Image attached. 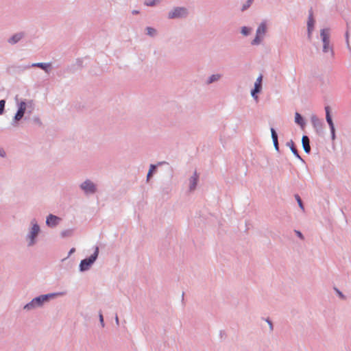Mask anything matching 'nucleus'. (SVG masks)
<instances>
[{
  "label": "nucleus",
  "mask_w": 351,
  "mask_h": 351,
  "mask_svg": "<svg viewBox=\"0 0 351 351\" xmlns=\"http://www.w3.org/2000/svg\"><path fill=\"white\" fill-rule=\"evenodd\" d=\"M263 75L261 74L256 79L255 83H254V88H257V89H260L262 90V88H263Z\"/></svg>",
  "instance_id": "5701e85b"
},
{
  "label": "nucleus",
  "mask_w": 351,
  "mask_h": 351,
  "mask_svg": "<svg viewBox=\"0 0 351 351\" xmlns=\"http://www.w3.org/2000/svg\"><path fill=\"white\" fill-rule=\"evenodd\" d=\"M26 104H27V107H28V108H32L33 107L34 102H33L32 100H28L27 101H26Z\"/></svg>",
  "instance_id": "a19ab883"
},
{
  "label": "nucleus",
  "mask_w": 351,
  "mask_h": 351,
  "mask_svg": "<svg viewBox=\"0 0 351 351\" xmlns=\"http://www.w3.org/2000/svg\"><path fill=\"white\" fill-rule=\"evenodd\" d=\"M270 130H271V138H272L274 148L277 152H279L280 148H279L278 134L274 128H271Z\"/></svg>",
  "instance_id": "a211bd4d"
},
{
  "label": "nucleus",
  "mask_w": 351,
  "mask_h": 351,
  "mask_svg": "<svg viewBox=\"0 0 351 351\" xmlns=\"http://www.w3.org/2000/svg\"><path fill=\"white\" fill-rule=\"evenodd\" d=\"M155 1L156 2V0H155Z\"/></svg>",
  "instance_id": "8fccbe9b"
},
{
  "label": "nucleus",
  "mask_w": 351,
  "mask_h": 351,
  "mask_svg": "<svg viewBox=\"0 0 351 351\" xmlns=\"http://www.w3.org/2000/svg\"><path fill=\"white\" fill-rule=\"evenodd\" d=\"M33 121H34V122L35 123H36V124H38V125H42V122H41V121H40V118H39V117H34Z\"/></svg>",
  "instance_id": "e433bc0d"
},
{
  "label": "nucleus",
  "mask_w": 351,
  "mask_h": 351,
  "mask_svg": "<svg viewBox=\"0 0 351 351\" xmlns=\"http://www.w3.org/2000/svg\"><path fill=\"white\" fill-rule=\"evenodd\" d=\"M333 289L335 291V293H337V295L339 297L340 299L343 300L346 299V295L338 288H337L336 287H334Z\"/></svg>",
  "instance_id": "7c9ffc66"
},
{
  "label": "nucleus",
  "mask_w": 351,
  "mask_h": 351,
  "mask_svg": "<svg viewBox=\"0 0 351 351\" xmlns=\"http://www.w3.org/2000/svg\"><path fill=\"white\" fill-rule=\"evenodd\" d=\"M219 337L221 339H223L226 337V334L224 330L219 331Z\"/></svg>",
  "instance_id": "ea45409f"
},
{
  "label": "nucleus",
  "mask_w": 351,
  "mask_h": 351,
  "mask_svg": "<svg viewBox=\"0 0 351 351\" xmlns=\"http://www.w3.org/2000/svg\"><path fill=\"white\" fill-rule=\"evenodd\" d=\"M265 322L268 324L270 331L272 332L274 330V325L271 320L269 317H267L265 319Z\"/></svg>",
  "instance_id": "c9c22d12"
},
{
  "label": "nucleus",
  "mask_w": 351,
  "mask_h": 351,
  "mask_svg": "<svg viewBox=\"0 0 351 351\" xmlns=\"http://www.w3.org/2000/svg\"><path fill=\"white\" fill-rule=\"evenodd\" d=\"M0 157H1V158L6 157V152L2 147H0Z\"/></svg>",
  "instance_id": "4c0bfd02"
},
{
  "label": "nucleus",
  "mask_w": 351,
  "mask_h": 351,
  "mask_svg": "<svg viewBox=\"0 0 351 351\" xmlns=\"http://www.w3.org/2000/svg\"><path fill=\"white\" fill-rule=\"evenodd\" d=\"M199 180V175L197 174V171H195L193 173V175L189 178V191H193L197 185Z\"/></svg>",
  "instance_id": "2eb2a0df"
},
{
  "label": "nucleus",
  "mask_w": 351,
  "mask_h": 351,
  "mask_svg": "<svg viewBox=\"0 0 351 351\" xmlns=\"http://www.w3.org/2000/svg\"><path fill=\"white\" fill-rule=\"evenodd\" d=\"M330 134H331V139L332 141H335V138H336V134H335V131H331L330 132Z\"/></svg>",
  "instance_id": "37998d69"
},
{
  "label": "nucleus",
  "mask_w": 351,
  "mask_h": 351,
  "mask_svg": "<svg viewBox=\"0 0 351 351\" xmlns=\"http://www.w3.org/2000/svg\"><path fill=\"white\" fill-rule=\"evenodd\" d=\"M287 146L289 147L291 152L299 160H300L302 162H304V160L301 158L300 155L299 154V152L297 149V147L294 143V142L291 140L287 143Z\"/></svg>",
  "instance_id": "dca6fc26"
},
{
  "label": "nucleus",
  "mask_w": 351,
  "mask_h": 351,
  "mask_svg": "<svg viewBox=\"0 0 351 351\" xmlns=\"http://www.w3.org/2000/svg\"><path fill=\"white\" fill-rule=\"evenodd\" d=\"M18 95H16L15 97V99L17 102V105H18V109H17V111L16 112V114H14L13 119H12V121L11 122V125L14 127H16L18 125V122L21 120L23 119V117H24V114L26 112V108H27V104H26V101L23 100V101H21V102H18Z\"/></svg>",
  "instance_id": "20e7f679"
},
{
  "label": "nucleus",
  "mask_w": 351,
  "mask_h": 351,
  "mask_svg": "<svg viewBox=\"0 0 351 351\" xmlns=\"http://www.w3.org/2000/svg\"><path fill=\"white\" fill-rule=\"evenodd\" d=\"M267 32V22L266 21H263L256 29V34H258L261 36H263Z\"/></svg>",
  "instance_id": "6ab92c4d"
},
{
  "label": "nucleus",
  "mask_w": 351,
  "mask_h": 351,
  "mask_svg": "<svg viewBox=\"0 0 351 351\" xmlns=\"http://www.w3.org/2000/svg\"><path fill=\"white\" fill-rule=\"evenodd\" d=\"M184 293H182V301L184 300Z\"/></svg>",
  "instance_id": "09e8293b"
},
{
  "label": "nucleus",
  "mask_w": 351,
  "mask_h": 351,
  "mask_svg": "<svg viewBox=\"0 0 351 351\" xmlns=\"http://www.w3.org/2000/svg\"><path fill=\"white\" fill-rule=\"evenodd\" d=\"M320 36L323 42V52L327 53L330 50V36L328 29H322L320 32Z\"/></svg>",
  "instance_id": "1a4fd4ad"
},
{
  "label": "nucleus",
  "mask_w": 351,
  "mask_h": 351,
  "mask_svg": "<svg viewBox=\"0 0 351 351\" xmlns=\"http://www.w3.org/2000/svg\"><path fill=\"white\" fill-rule=\"evenodd\" d=\"M144 4L147 6L154 7L156 5V2L155 0H146Z\"/></svg>",
  "instance_id": "72a5a7b5"
},
{
  "label": "nucleus",
  "mask_w": 351,
  "mask_h": 351,
  "mask_svg": "<svg viewBox=\"0 0 351 351\" xmlns=\"http://www.w3.org/2000/svg\"><path fill=\"white\" fill-rule=\"evenodd\" d=\"M315 22V21L313 18V11L312 9H311L309 10V14L307 21V37L309 40H311L312 38V33L314 29Z\"/></svg>",
  "instance_id": "9b49d317"
},
{
  "label": "nucleus",
  "mask_w": 351,
  "mask_h": 351,
  "mask_svg": "<svg viewBox=\"0 0 351 351\" xmlns=\"http://www.w3.org/2000/svg\"><path fill=\"white\" fill-rule=\"evenodd\" d=\"M83 66V60L82 58H77L75 63L66 67L65 72L73 74L82 69Z\"/></svg>",
  "instance_id": "9d476101"
},
{
  "label": "nucleus",
  "mask_w": 351,
  "mask_h": 351,
  "mask_svg": "<svg viewBox=\"0 0 351 351\" xmlns=\"http://www.w3.org/2000/svg\"><path fill=\"white\" fill-rule=\"evenodd\" d=\"M328 125H329L330 132L331 131H335V125H334L333 122L328 123Z\"/></svg>",
  "instance_id": "79ce46f5"
},
{
  "label": "nucleus",
  "mask_w": 351,
  "mask_h": 351,
  "mask_svg": "<svg viewBox=\"0 0 351 351\" xmlns=\"http://www.w3.org/2000/svg\"><path fill=\"white\" fill-rule=\"evenodd\" d=\"M295 232L296 235H297L300 239H302V240L304 239V235L302 234V233L300 231H299V230H295Z\"/></svg>",
  "instance_id": "58836bf2"
},
{
  "label": "nucleus",
  "mask_w": 351,
  "mask_h": 351,
  "mask_svg": "<svg viewBox=\"0 0 351 351\" xmlns=\"http://www.w3.org/2000/svg\"><path fill=\"white\" fill-rule=\"evenodd\" d=\"M345 37H346L347 48L349 49L350 52L351 53V47H350V42H349V31H348V29H347V31L346 32Z\"/></svg>",
  "instance_id": "2f4dec72"
},
{
  "label": "nucleus",
  "mask_w": 351,
  "mask_h": 351,
  "mask_svg": "<svg viewBox=\"0 0 351 351\" xmlns=\"http://www.w3.org/2000/svg\"><path fill=\"white\" fill-rule=\"evenodd\" d=\"M25 32H19L10 36L7 41L10 45H14L19 43L25 36Z\"/></svg>",
  "instance_id": "f8f14e48"
},
{
  "label": "nucleus",
  "mask_w": 351,
  "mask_h": 351,
  "mask_svg": "<svg viewBox=\"0 0 351 351\" xmlns=\"http://www.w3.org/2000/svg\"><path fill=\"white\" fill-rule=\"evenodd\" d=\"M261 91V90L255 88L251 90V95L256 101L258 100V94H259Z\"/></svg>",
  "instance_id": "bb28decb"
},
{
  "label": "nucleus",
  "mask_w": 351,
  "mask_h": 351,
  "mask_svg": "<svg viewBox=\"0 0 351 351\" xmlns=\"http://www.w3.org/2000/svg\"><path fill=\"white\" fill-rule=\"evenodd\" d=\"M295 122L299 125L302 129L306 125L304 118L299 113L295 112Z\"/></svg>",
  "instance_id": "aec40b11"
},
{
  "label": "nucleus",
  "mask_w": 351,
  "mask_h": 351,
  "mask_svg": "<svg viewBox=\"0 0 351 351\" xmlns=\"http://www.w3.org/2000/svg\"><path fill=\"white\" fill-rule=\"evenodd\" d=\"M31 224L32 227L26 235V240L27 241L28 247H32L36 243V239L40 232V226L35 219L32 220Z\"/></svg>",
  "instance_id": "7ed1b4c3"
},
{
  "label": "nucleus",
  "mask_w": 351,
  "mask_h": 351,
  "mask_svg": "<svg viewBox=\"0 0 351 351\" xmlns=\"http://www.w3.org/2000/svg\"><path fill=\"white\" fill-rule=\"evenodd\" d=\"M73 234V230L68 229L61 232V237L62 238L69 237Z\"/></svg>",
  "instance_id": "c85d7f7f"
},
{
  "label": "nucleus",
  "mask_w": 351,
  "mask_h": 351,
  "mask_svg": "<svg viewBox=\"0 0 351 351\" xmlns=\"http://www.w3.org/2000/svg\"><path fill=\"white\" fill-rule=\"evenodd\" d=\"M5 100H0V115L3 114L5 111Z\"/></svg>",
  "instance_id": "473e14b6"
},
{
  "label": "nucleus",
  "mask_w": 351,
  "mask_h": 351,
  "mask_svg": "<svg viewBox=\"0 0 351 351\" xmlns=\"http://www.w3.org/2000/svg\"><path fill=\"white\" fill-rule=\"evenodd\" d=\"M221 77V74H213L210 75L206 80V84H210L219 80Z\"/></svg>",
  "instance_id": "412c9836"
},
{
  "label": "nucleus",
  "mask_w": 351,
  "mask_h": 351,
  "mask_svg": "<svg viewBox=\"0 0 351 351\" xmlns=\"http://www.w3.org/2000/svg\"><path fill=\"white\" fill-rule=\"evenodd\" d=\"M311 123L315 128L317 134L319 136H322L324 134V123L322 120L319 119L316 115H312L311 118Z\"/></svg>",
  "instance_id": "6e6552de"
},
{
  "label": "nucleus",
  "mask_w": 351,
  "mask_h": 351,
  "mask_svg": "<svg viewBox=\"0 0 351 351\" xmlns=\"http://www.w3.org/2000/svg\"><path fill=\"white\" fill-rule=\"evenodd\" d=\"M147 34L151 37H155L157 35V30L152 27H147Z\"/></svg>",
  "instance_id": "b1692460"
},
{
  "label": "nucleus",
  "mask_w": 351,
  "mask_h": 351,
  "mask_svg": "<svg viewBox=\"0 0 351 351\" xmlns=\"http://www.w3.org/2000/svg\"><path fill=\"white\" fill-rule=\"evenodd\" d=\"M63 292L50 293L38 295L33 298L29 302L23 306V310L30 311L38 308H42L44 304L49 302L51 299L58 295H63Z\"/></svg>",
  "instance_id": "f257e3e1"
},
{
  "label": "nucleus",
  "mask_w": 351,
  "mask_h": 351,
  "mask_svg": "<svg viewBox=\"0 0 351 351\" xmlns=\"http://www.w3.org/2000/svg\"><path fill=\"white\" fill-rule=\"evenodd\" d=\"M325 112H326V122L328 123V124L330 123H332L333 121L332 119L330 106H327L325 107Z\"/></svg>",
  "instance_id": "4be33fe9"
},
{
  "label": "nucleus",
  "mask_w": 351,
  "mask_h": 351,
  "mask_svg": "<svg viewBox=\"0 0 351 351\" xmlns=\"http://www.w3.org/2000/svg\"><path fill=\"white\" fill-rule=\"evenodd\" d=\"M163 165H168V162L166 161H161L158 162L156 165H150L149 169L147 175V181H148L152 177L153 174L156 172L158 167Z\"/></svg>",
  "instance_id": "4468645a"
},
{
  "label": "nucleus",
  "mask_w": 351,
  "mask_h": 351,
  "mask_svg": "<svg viewBox=\"0 0 351 351\" xmlns=\"http://www.w3.org/2000/svg\"><path fill=\"white\" fill-rule=\"evenodd\" d=\"M295 199L297 201L299 207L304 211V204H303V202H302L301 197H300V195L298 194L295 195Z\"/></svg>",
  "instance_id": "cd10ccee"
},
{
  "label": "nucleus",
  "mask_w": 351,
  "mask_h": 351,
  "mask_svg": "<svg viewBox=\"0 0 351 351\" xmlns=\"http://www.w3.org/2000/svg\"><path fill=\"white\" fill-rule=\"evenodd\" d=\"M252 27H247V26H243L241 27V33L245 36H247L248 35H250V34L252 32Z\"/></svg>",
  "instance_id": "a878e982"
},
{
  "label": "nucleus",
  "mask_w": 351,
  "mask_h": 351,
  "mask_svg": "<svg viewBox=\"0 0 351 351\" xmlns=\"http://www.w3.org/2000/svg\"><path fill=\"white\" fill-rule=\"evenodd\" d=\"M253 1H254V0H247L242 5V8H241V10L242 12H244V11L247 10L251 6V5L252 4Z\"/></svg>",
  "instance_id": "c756f323"
},
{
  "label": "nucleus",
  "mask_w": 351,
  "mask_h": 351,
  "mask_svg": "<svg viewBox=\"0 0 351 351\" xmlns=\"http://www.w3.org/2000/svg\"><path fill=\"white\" fill-rule=\"evenodd\" d=\"M60 220L61 219L59 217L53 214H49L47 217L46 224L48 227L54 228L59 223Z\"/></svg>",
  "instance_id": "ddd939ff"
},
{
  "label": "nucleus",
  "mask_w": 351,
  "mask_h": 351,
  "mask_svg": "<svg viewBox=\"0 0 351 351\" xmlns=\"http://www.w3.org/2000/svg\"><path fill=\"white\" fill-rule=\"evenodd\" d=\"M302 145L304 151L306 154L311 153V145H310V139L308 136L304 135L302 138Z\"/></svg>",
  "instance_id": "f3484780"
},
{
  "label": "nucleus",
  "mask_w": 351,
  "mask_h": 351,
  "mask_svg": "<svg viewBox=\"0 0 351 351\" xmlns=\"http://www.w3.org/2000/svg\"><path fill=\"white\" fill-rule=\"evenodd\" d=\"M80 189L84 191L85 195H93L97 192V185L89 179L80 184Z\"/></svg>",
  "instance_id": "423d86ee"
},
{
  "label": "nucleus",
  "mask_w": 351,
  "mask_h": 351,
  "mask_svg": "<svg viewBox=\"0 0 351 351\" xmlns=\"http://www.w3.org/2000/svg\"><path fill=\"white\" fill-rule=\"evenodd\" d=\"M115 322H116L117 326H119V317H118L117 315H116V316H115Z\"/></svg>",
  "instance_id": "a18cd8bd"
},
{
  "label": "nucleus",
  "mask_w": 351,
  "mask_h": 351,
  "mask_svg": "<svg viewBox=\"0 0 351 351\" xmlns=\"http://www.w3.org/2000/svg\"><path fill=\"white\" fill-rule=\"evenodd\" d=\"M330 53H331V56H333L334 51H333L332 49H330Z\"/></svg>",
  "instance_id": "de8ad7c7"
},
{
  "label": "nucleus",
  "mask_w": 351,
  "mask_h": 351,
  "mask_svg": "<svg viewBox=\"0 0 351 351\" xmlns=\"http://www.w3.org/2000/svg\"><path fill=\"white\" fill-rule=\"evenodd\" d=\"M132 13L133 14H139V11H138V10H133V11L132 12Z\"/></svg>",
  "instance_id": "49530a36"
},
{
  "label": "nucleus",
  "mask_w": 351,
  "mask_h": 351,
  "mask_svg": "<svg viewBox=\"0 0 351 351\" xmlns=\"http://www.w3.org/2000/svg\"><path fill=\"white\" fill-rule=\"evenodd\" d=\"M51 66V63H45V62H37V63H33L32 64H27L24 66H19L17 68L20 71H24L26 69H29L32 67H38L43 70L45 73H49L50 72V67Z\"/></svg>",
  "instance_id": "0eeeda50"
},
{
  "label": "nucleus",
  "mask_w": 351,
  "mask_h": 351,
  "mask_svg": "<svg viewBox=\"0 0 351 351\" xmlns=\"http://www.w3.org/2000/svg\"><path fill=\"white\" fill-rule=\"evenodd\" d=\"M189 15V10L185 7H175L168 12L169 19H182Z\"/></svg>",
  "instance_id": "39448f33"
},
{
  "label": "nucleus",
  "mask_w": 351,
  "mask_h": 351,
  "mask_svg": "<svg viewBox=\"0 0 351 351\" xmlns=\"http://www.w3.org/2000/svg\"><path fill=\"white\" fill-rule=\"evenodd\" d=\"M75 252V248L74 247H72L69 252V254H68V256H70L73 253H74Z\"/></svg>",
  "instance_id": "c03bdc74"
},
{
  "label": "nucleus",
  "mask_w": 351,
  "mask_h": 351,
  "mask_svg": "<svg viewBox=\"0 0 351 351\" xmlns=\"http://www.w3.org/2000/svg\"><path fill=\"white\" fill-rule=\"evenodd\" d=\"M99 253L98 246L95 247L94 252L88 257L82 259L79 265V270L80 272H84L89 270L92 265L97 261Z\"/></svg>",
  "instance_id": "f03ea898"
},
{
  "label": "nucleus",
  "mask_w": 351,
  "mask_h": 351,
  "mask_svg": "<svg viewBox=\"0 0 351 351\" xmlns=\"http://www.w3.org/2000/svg\"><path fill=\"white\" fill-rule=\"evenodd\" d=\"M99 318L100 324H101V327L104 328L105 326V324H104V316H103L101 311L99 312Z\"/></svg>",
  "instance_id": "f704fd0d"
},
{
  "label": "nucleus",
  "mask_w": 351,
  "mask_h": 351,
  "mask_svg": "<svg viewBox=\"0 0 351 351\" xmlns=\"http://www.w3.org/2000/svg\"><path fill=\"white\" fill-rule=\"evenodd\" d=\"M263 36H259L258 34H256V36L255 38L252 40L251 42V45H258L259 44H261L262 40H263Z\"/></svg>",
  "instance_id": "393cba45"
}]
</instances>
